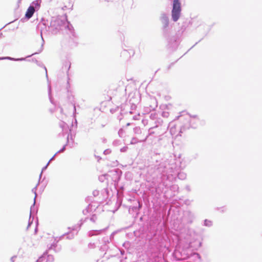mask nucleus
Returning a JSON list of instances; mask_svg holds the SVG:
<instances>
[{"label": "nucleus", "instance_id": "nucleus-4", "mask_svg": "<svg viewBox=\"0 0 262 262\" xmlns=\"http://www.w3.org/2000/svg\"><path fill=\"white\" fill-rule=\"evenodd\" d=\"M16 256H13V257H11V262H14V258H16Z\"/></svg>", "mask_w": 262, "mask_h": 262}, {"label": "nucleus", "instance_id": "nucleus-8", "mask_svg": "<svg viewBox=\"0 0 262 262\" xmlns=\"http://www.w3.org/2000/svg\"><path fill=\"white\" fill-rule=\"evenodd\" d=\"M111 99H112V98L110 97L109 98V100H111Z\"/></svg>", "mask_w": 262, "mask_h": 262}, {"label": "nucleus", "instance_id": "nucleus-6", "mask_svg": "<svg viewBox=\"0 0 262 262\" xmlns=\"http://www.w3.org/2000/svg\"><path fill=\"white\" fill-rule=\"evenodd\" d=\"M34 232H35V233L36 232V228L35 227V228H34Z\"/></svg>", "mask_w": 262, "mask_h": 262}, {"label": "nucleus", "instance_id": "nucleus-2", "mask_svg": "<svg viewBox=\"0 0 262 262\" xmlns=\"http://www.w3.org/2000/svg\"><path fill=\"white\" fill-rule=\"evenodd\" d=\"M35 12V8L33 6H30L28 8L25 16L28 18H30Z\"/></svg>", "mask_w": 262, "mask_h": 262}, {"label": "nucleus", "instance_id": "nucleus-5", "mask_svg": "<svg viewBox=\"0 0 262 262\" xmlns=\"http://www.w3.org/2000/svg\"><path fill=\"white\" fill-rule=\"evenodd\" d=\"M31 223H28V226H27V229H28V228L31 226Z\"/></svg>", "mask_w": 262, "mask_h": 262}, {"label": "nucleus", "instance_id": "nucleus-3", "mask_svg": "<svg viewBox=\"0 0 262 262\" xmlns=\"http://www.w3.org/2000/svg\"><path fill=\"white\" fill-rule=\"evenodd\" d=\"M127 52H129L128 53L129 54V57H130L131 56H133L134 55V54H135L134 51L133 50H131V49H129L128 51H124L123 52V54L125 56V55H126V54H127Z\"/></svg>", "mask_w": 262, "mask_h": 262}, {"label": "nucleus", "instance_id": "nucleus-7", "mask_svg": "<svg viewBox=\"0 0 262 262\" xmlns=\"http://www.w3.org/2000/svg\"><path fill=\"white\" fill-rule=\"evenodd\" d=\"M21 1V0H18V3H20Z\"/></svg>", "mask_w": 262, "mask_h": 262}, {"label": "nucleus", "instance_id": "nucleus-1", "mask_svg": "<svg viewBox=\"0 0 262 262\" xmlns=\"http://www.w3.org/2000/svg\"><path fill=\"white\" fill-rule=\"evenodd\" d=\"M181 7L179 0H174L173 3L172 10L171 11L172 18L173 21H177L181 14Z\"/></svg>", "mask_w": 262, "mask_h": 262}]
</instances>
